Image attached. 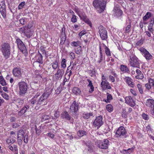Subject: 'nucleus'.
<instances>
[{
    "mask_svg": "<svg viewBox=\"0 0 154 154\" xmlns=\"http://www.w3.org/2000/svg\"><path fill=\"white\" fill-rule=\"evenodd\" d=\"M50 117L47 115H44L42 116V121L43 122L49 119Z\"/></svg>",
    "mask_w": 154,
    "mask_h": 154,
    "instance_id": "nucleus-41",
    "label": "nucleus"
},
{
    "mask_svg": "<svg viewBox=\"0 0 154 154\" xmlns=\"http://www.w3.org/2000/svg\"><path fill=\"white\" fill-rule=\"evenodd\" d=\"M23 141L25 143H27L28 142V136L27 134L24 135L23 137Z\"/></svg>",
    "mask_w": 154,
    "mask_h": 154,
    "instance_id": "nucleus-50",
    "label": "nucleus"
},
{
    "mask_svg": "<svg viewBox=\"0 0 154 154\" xmlns=\"http://www.w3.org/2000/svg\"><path fill=\"white\" fill-rule=\"evenodd\" d=\"M72 92L76 95H80L81 93V90L77 87H74L72 89Z\"/></svg>",
    "mask_w": 154,
    "mask_h": 154,
    "instance_id": "nucleus-27",
    "label": "nucleus"
},
{
    "mask_svg": "<svg viewBox=\"0 0 154 154\" xmlns=\"http://www.w3.org/2000/svg\"><path fill=\"white\" fill-rule=\"evenodd\" d=\"M86 132L83 130H80L78 131L77 135L79 137H81L86 135Z\"/></svg>",
    "mask_w": 154,
    "mask_h": 154,
    "instance_id": "nucleus-38",
    "label": "nucleus"
},
{
    "mask_svg": "<svg viewBox=\"0 0 154 154\" xmlns=\"http://www.w3.org/2000/svg\"><path fill=\"white\" fill-rule=\"evenodd\" d=\"M143 42V40L142 39H140L136 43V45L137 46H140L142 45Z\"/></svg>",
    "mask_w": 154,
    "mask_h": 154,
    "instance_id": "nucleus-55",
    "label": "nucleus"
},
{
    "mask_svg": "<svg viewBox=\"0 0 154 154\" xmlns=\"http://www.w3.org/2000/svg\"><path fill=\"white\" fill-rule=\"evenodd\" d=\"M19 87V94L20 96H23L26 93L27 90V85L26 82L21 81L18 84Z\"/></svg>",
    "mask_w": 154,
    "mask_h": 154,
    "instance_id": "nucleus-5",
    "label": "nucleus"
},
{
    "mask_svg": "<svg viewBox=\"0 0 154 154\" xmlns=\"http://www.w3.org/2000/svg\"><path fill=\"white\" fill-rule=\"evenodd\" d=\"M69 55L71 59L73 60L75 58V55L74 53L72 52H71L70 53Z\"/></svg>",
    "mask_w": 154,
    "mask_h": 154,
    "instance_id": "nucleus-64",
    "label": "nucleus"
},
{
    "mask_svg": "<svg viewBox=\"0 0 154 154\" xmlns=\"http://www.w3.org/2000/svg\"><path fill=\"white\" fill-rule=\"evenodd\" d=\"M142 117L143 118L146 120H148L149 119V115L144 113L142 114Z\"/></svg>",
    "mask_w": 154,
    "mask_h": 154,
    "instance_id": "nucleus-47",
    "label": "nucleus"
},
{
    "mask_svg": "<svg viewBox=\"0 0 154 154\" xmlns=\"http://www.w3.org/2000/svg\"><path fill=\"white\" fill-rule=\"evenodd\" d=\"M53 68L54 69H56L58 67V63L57 61L56 60L53 63H51Z\"/></svg>",
    "mask_w": 154,
    "mask_h": 154,
    "instance_id": "nucleus-42",
    "label": "nucleus"
},
{
    "mask_svg": "<svg viewBox=\"0 0 154 154\" xmlns=\"http://www.w3.org/2000/svg\"><path fill=\"white\" fill-rule=\"evenodd\" d=\"M79 41H77V42H73L71 43L72 44V45L75 47H78L79 46Z\"/></svg>",
    "mask_w": 154,
    "mask_h": 154,
    "instance_id": "nucleus-52",
    "label": "nucleus"
},
{
    "mask_svg": "<svg viewBox=\"0 0 154 154\" xmlns=\"http://www.w3.org/2000/svg\"><path fill=\"white\" fill-rule=\"evenodd\" d=\"M95 144L98 147L103 149H106L109 145V142L107 139H104L103 141L97 140L95 142Z\"/></svg>",
    "mask_w": 154,
    "mask_h": 154,
    "instance_id": "nucleus-4",
    "label": "nucleus"
},
{
    "mask_svg": "<svg viewBox=\"0 0 154 154\" xmlns=\"http://www.w3.org/2000/svg\"><path fill=\"white\" fill-rule=\"evenodd\" d=\"M106 0H95L93 2V5L97 12L101 13L104 11L106 5Z\"/></svg>",
    "mask_w": 154,
    "mask_h": 154,
    "instance_id": "nucleus-2",
    "label": "nucleus"
},
{
    "mask_svg": "<svg viewBox=\"0 0 154 154\" xmlns=\"http://www.w3.org/2000/svg\"><path fill=\"white\" fill-rule=\"evenodd\" d=\"M154 24V20L153 21L151 20V21L150 23L149 24V25L148 26V30L151 32L153 35V31H154V29H153L152 27L153 26Z\"/></svg>",
    "mask_w": 154,
    "mask_h": 154,
    "instance_id": "nucleus-26",
    "label": "nucleus"
},
{
    "mask_svg": "<svg viewBox=\"0 0 154 154\" xmlns=\"http://www.w3.org/2000/svg\"><path fill=\"white\" fill-rule=\"evenodd\" d=\"M5 5L4 0H0V11L3 18L6 17Z\"/></svg>",
    "mask_w": 154,
    "mask_h": 154,
    "instance_id": "nucleus-12",
    "label": "nucleus"
},
{
    "mask_svg": "<svg viewBox=\"0 0 154 154\" xmlns=\"http://www.w3.org/2000/svg\"><path fill=\"white\" fill-rule=\"evenodd\" d=\"M120 69L123 72H128L129 71V69L125 65H122L120 66Z\"/></svg>",
    "mask_w": 154,
    "mask_h": 154,
    "instance_id": "nucleus-29",
    "label": "nucleus"
},
{
    "mask_svg": "<svg viewBox=\"0 0 154 154\" xmlns=\"http://www.w3.org/2000/svg\"><path fill=\"white\" fill-rule=\"evenodd\" d=\"M107 99H104L103 101L106 103H109L110 101L112 99V97L111 95L108 93H106Z\"/></svg>",
    "mask_w": 154,
    "mask_h": 154,
    "instance_id": "nucleus-30",
    "label": "nucleus"
},
{
    "mask_svg": "<svg viewBox=\"0 0 154 154\" xmlns=\"http://www.w3.org/2000/svg\"><path fill=\"white\" fill-rule=\"evenodd\" d=\"M10 46L8 43H4L1 45V50L4 56L6 58L8 57L10 54Z\"/></svg>",
    "mask_w": 154,
    "mask_h": 154,
    "instance_id": "nucleus-3",
    "label": "nucleus"
},
{
    "mask_svg": "<svg viewBox=\"0 0 154 154\" xmlns=\"http://www.w3.org/2000/svg\"><path fill=\"white\" fill-rule=\"evenodd\" d=\"M129 64L130 66L133 67L140 68L139 63L137 60V58L135 56L130 57Z\"/></svg>",
    "mask_w": 154,
    "mask_h": 154,
    "instance_id": "nucleus-9",
    "label": "nucleus"
},
{
    "mask_svg": "<svg viewBox=\"0 0 154 154\" xmlns=\"http://www.w3.org/2000/svg\"><path fill=\"white\" fill-rule=\"evenodd\" d=\"M145 104L147 106L152 108V106H153L154 105V100L151 99H147L146 101Z\"/></svg>",
    "mask_w": 154,
    "mask_h": 154,
    "instance_id": "nucleus-23",
    "label": "nucleus"
},
{
    "mask_svg": "<svg viewBox=\"0 0 154 154\" xmlns=\"http://www.w3.org/2000/svg\"><path fill=\"white\" fill-rule=\"evenodd\" d=\"M64 73V72L63 69H60L58 68L57 72L54 75L55 79L57 80L60 79L62 78Z\"/></svg>",
    "mask_w": 154,
    "mask_h": 154,
    "instance_id": "nucleus-14",
    "label": "nucleus"
},
{
    "mask_svg": "<svg viewBox=\"0 0 154 154\" xmlns=\"http://www.w3.org/2000/svg\"><path fill=\"white\" fill-rule=\"evenodd\" d=\"M23 32L24 33L25 36L28 38H30L32 35V33L30 29H26V28L23 29Z\"/></svg>",
    "mask_w": 154,
    "mask_h": 154,
    "instance_id": "nucleus-19",
    "label": "nucleus"
},
{
    "mask_svg": "<svg viewBox=\"0 0 154 154\" xmlns=\"http://www.w3.org/2000/svg\"><path fill=\"white\" fill-rule=\"evenodd\" d=\"M127 132L125 128L122 126L119 127L117 130L116 136L118 138L126 137Z\"/></svg>",
    "mask_w": 154,
    "mask_h": 154,
    "instance_id": "nucleus-8",
    "label": "nucleus"
},
{
    "mask_svg": "<svg viewBox=\"0 0 154 154\" xmlns=\"http://www.w3.org/2000/svg\"><path fill=\"white\" fill-rule=\"evenodd\" d=\"M20 23L23 25L25 24L26 23V22L25 20V19L23 18H21L20 19Z\"/></svg>",
    "mask_w": 154,
    "mask_h": 154,
    "instance_id": "nucleus-62",
    "label": "nucleus"
},
{
    "mask_svg": "<svg viewBox=\"0 0 154 154\" xmlns=\"http://www.w3.org/2000/svg\"><path fill=\"white\" fill-rule=\"evenodd\" d=\"M16 137L13 136H10L6 140L7 143L8 144H12L16 141Z\"/></svg>",
    "mask_w": 154,
    "mask_h": 154,
    "instance_id": "nucleus-24",
    "label": "nucleus"
},
{
    "mask_svg": "<svg viewBox=\"0 0 154 154\" xmlns=\"http://www.w3.org/2000/svg\"><path fill=\"white\" fill-rule=\"evenodd\" d=\"M42 58L43 57L42 54L38 51V53L35 56L36 61L42 64L43 63Z\"/></svg>",
    "mask_w": 154,
    "mask_h": 154,
    "instance_id": "nucleus-21",
    "label": "nucleus"
},
{
    "mask_svg": "<svg viewBox=\"0 0 154 154\" xmlns=\"http://www.w3.org/2000/svg\"><path fill=\"white\" fill-rule=\"evenodd\" d=\"M139 50L142 53L143 55L147 51L143 47L140 48Z\"/></svg>",
    "mask_w": 154,
    "mask_h": 154,
    "instance_id": "nucleus-56",
    "label": "nucleus"
},
{
    "mask_svg": "<svg viewBox=\"0 0 154 154\" xmlns=\"http://www.w3.org/2000/svg\"><path fill=\"white\" fill-rule=\"evenodd\" d=\"M16 42L17 44L18 48L21 51L23 54H26L27 53V51L23 42L19 38L16 39Z\"/></svg>",
    "mask_w": 154,
    "mask_h": 154,
    "instance_id": "nucleus-7",
    "label": "nucleus"
},
{
    "mask_svg": "<svg viewBox=\"0 0 154 154\" xmlns=\"http://www.w3.org/2000/svg\"><path fill=\"white\" fill-rule=\"evenodd\" d=\"M75 50V52L77 54L80 55L82 54V50L81 46H79L77 48H76Z\"/></svg>",
    "mask_w": 154,
    "mask_h": 154,
    "instance_id": "nucleus-33",
    "label": "nucleus"
},
{
    "mask_svg": "<svg viewBox=\"0 0 154 154\" xmlns=\"http://www.w3.org/2000/svg\"><path fill=\"white\" fill-rule=\"evenodd\" d=\"M40 51L42 52V54L46 57V52L45 48L43 47H40Z\"/></svg>",
    "mask_w": 154,
    "mask_h": 154,
    "instance_id": "nucleus-49",
    "label": "nucleus"
},
{
    "mask_svg": "<svg viewBox=\"0 0 154 154\" xmlns=\"http://www.w3.org/2000/svg\"><path fill=\"white\" fill-rule=\"evenodd\" d=\"M25 2H23L20 3L18 6V9H22L25 5Z\"/></svg>",
    "mask_w": 154,
    "mask_h": 154,
    "instance_id": "nucleus-54",
    "label": "nucleus"
},
{
    "mask_svg": "<svg viewBox=\"0 0 154 154\" xmlns=\"http://www.w3.org/2000/svg\"><path fill=\"white\" fill-rule=\"evenodd\" d=\"M88 73L91 76H93L95 75V71L93 70H89L88 71Z\"/></svg>",
    "mask_w": 154,
    "mask_h": 154,
    "instance_id": "nucleus-59",
    "label": "nucleus"
},
{
    "mask_svg": "<svg viewBox=\"0 0 154 154\" xmlns=\"http://www.w3.org/2000/svg\"><path fill=\"white\" fill-rule=\"evenodd\" d=\"M87 81L88 82L89 84L88 85V87H90L91 90H89V92L90 93H92L94 91V87L92 85L91 81L89 79H88Z\"/></svg>",
    "mask_w": 154,
    "mask_h": 154,
    "instance_id": "nucleus-31",
    "label": "nucleus"
},
{
    "mask_svg": "<svg viewBox=\"0 0 154 154\" xmlns=\"http://www.w3.org/2000/svg\"><path fill=\"white\" fill-rule=\"evenodd\" d=\"M17 104H18L19 105H22L23 103V100L20 98L17 99L16 101Z\"/></svg>",
    "mask_w": 154,
    "mask_h": 154,
    "instance_id": "nucleus-45",
    "label": "nucleus"
},
{
    "mask_svg": "<svg viewBox=\"0 0 154 154\" xmlns=\"http://www.w3.org/2000/svg\"><path fill=\"white\" fill-rule=\"evenodd\" d=\"M125 79V80L126 82L128 84L129 86H130L131 87H133L134 83L131 81L132 79L131 78L128 77H126Z\"/></svg>",
    "mask_w": 154,
    "mask_h": 154,
    "instance_id": "nucleus-28",
    "label": "nucleus"
},
{
    "mask_svg": "<svg viewBox=\"0 0 154 154\" xmlns=\"http://www.w3.org/2000/svg\"><path fill=\"white\" fill-rule=\"evenodd\" d=\"M0 84L2 86L6 85V82L2 76H0Z\"/></svg>",
    "mask_w": 154,
    "mask_h": 154,
    "instance_id": "nucleus-37",
    "label": "nucleus"
},
{
    "mask_svg": "<svg viewBox=\"0 0 154 154\" xmlns=\"http://www.w3.org/2000/svg\"><path fill=\"white\" fill-rule=\"evenodd\" d=\"M106 109L109 112H112L113 110L112 106L111 104H109L107 105L106 106Z\"/></svg>",
    "mask_w": 154,
    "mask_h": 154,
    "instance_id": "nucleus-40",
    "label": "nucleus"
},
{
    "mask_svg": "<svg viewBox=\"0 0 154 154\" xmlns=\"http://www.w3.org/2000/svg\"><path fill=\"white\" fill-rule=\"evenodd\" d=\"M29 108V106L28 105H26L23 107L18 112V115L21 116L24 114L28 110Z\"/></svg>",
    "mask_w": 154,
    "mask_h": 154,
    "instance_id": "nucleus-18",
    "label": "nucleus"
},
{
    "mask_svg": "<svg viewBox=\"0 0 154 154\" xmlns=\"http://www.w3.org/2000/svg\"><path fill=\"white\" fill-rule=\"evenodd\" d=\"M18 138V143L19 145H22V143L23 137H21L20 138Z\"/></svg>",
    "mask_w": 154,
    "mask_h": 154,
    "instance_id": "nucleus-60",
    "label": "nucleus"
},
{
    "mask_svg": "<svg viewBox=\"0 0 154 154\" xmlns=\"http://www.w3.org/2000/svg\"><path fill=\"white\" fill-rule=\"evenodd\" d=\"M71 21L72 23H75L77 21L76 16L74 14H72L71 18Z\"/></svg>",
    "mask_w": 154,
    "mask_h": 154,
    "instance_id": "nucleus-51",
    "label": "nucleus"
},
{
    "mask_svg": "<svg viewBox=\"0 0 154 154\" xmlns=\"http://www.w3.org/2000/svg\"><path fill=\"white\" fill-rule=\"evenodd\" d=\"M145 87H146V89H147L148 90H149L152 87L148 83H146L145 85Z\"/></svg>",
    "mask_w": 154,
    "mask_h": 154,
    "instance_id": "nucleus-61",
    "label": "nucleus"
},
{
    "mask_svg": "<svg viewBox=\"0 0 154 154\" xmlns=\"http://www.w3.org/2000/svg\"><path fill=\"white\" fill-rule=\"evenodd\" d=\"M148 83L151 85L152 87L154 86V80L151 78L148 79Z\"/></svg>",
    "mask_w": 154,
    "mask_h": 154,
    "instance_id": "nucleus-48",
    "label": "nucleus"
},
{
    "mask_svg": "<svg viewBox=\"0 0 154 154\" xmlns=\"http://www.w3.org/2000/svg\"><path fill=\"white\" fill-rule=\"evenodd\" d=\"M51 93L49 91H46L41 96H39L37 93L30 100V102L32 107L35 105L37 106H39L43 104L44 102H46V100Z\"/></svg>",
    "mask_w": 154,
    "mask_h": 154,
    "instance_id": "nucleus-1",
    "label": "nucleus"
},
{
    "mask_svg": "<svg viewBox=\"0 0 154 154\" xmlns=\"http://www.w3.org/2000/svg\"><path fill=\"white\" fill-rule=\"evenodd\" d=\"M103 124V118L102 116H100L97 117L93 122V125L95 127L100 128Z\"/></svg>",
    "mask_w": 154,
    "mask_h": 154,
    "instance_id": "nucleus-10",
    "label": "nucleus"
},
{
    "mask_svg": "<svg viewBox=\"0 0 154 154\" xmlns=\"http://www.w3.org/2000/svg\"><path fill=\"white\" fill-rule=\"evenodd\" d=\"M143 55L147 61L152 59L153 56L148 51Z\"/></svg>",
    "mask_w": 154,
    "mask_h": 154,
    "instance_id": "nucleus-25",
    "label": "nucleus"
},
{
    "mask_svg": "<svg viewBox=\"0 0 154 154\" xmlns=\"http://www.w3.org/2000/svg\"><path fill=\"white\" fill-rule=\"evenodd\" d=\"M21 69L20 68L16 67L13 70V74L14 75L19 79L22 77L21 72Z\"/></svg>",
    "mask_w": 154,
    "mask_h": 154,
    "instance_id": "nucleus-13",
    "label": "nucleus"
},
{
    "mask_svg": "<svg viewBox=\"0 0 154 154\" xmlns=\"http://www.w3.org/2000/svg\"><path fill=\"white\" fill-rule=\"evenodd\" d=\"M113 11L114 15L117 17L120 16L123 13V12L120 9L119 5L117 4L115 5Z\"/></svg>",
    "mask_w": 154,
    "mask_h": 154,
    "instance_id": "nucleus-11",
    "label": "nucleus"
},
{
    "mask_svg": "<svg viewBox=\"0 0 154 154\" xmlns=\"http://www.w3.org/2000/svg\"><path fill=\"white\" fill-rule=\"evenodd\" d=\"M79 106V104L74 101L71 105L70 109L71 111L75 113L78 111Z\"/></svg>",
    "mask_w": 154,
    "mask_h": 154,
    "instance_id": "nucleus-15",
    "label": "nucleus"
},
{
    "mask_svg": "<svg viewBox=\"0 0 154 154\" xmlns=\"http://www.w3.org/2000/svg\"><path fill=\"white\" fill-rule=\"evenodd\" d=\"M136 73L137 75L135 76L136 79H142L144 78V76L141 72L139 69H137L136 70Z\"/></svg>",
    "mask_w": 154,
    "mask_h": 154,
    "instance_id": "nucleus-22",
    "label": "nucleus"
},
{
    "mask_svg": "<svg viewBox=\"0 0 154 154\" xmlns=\"http://www.w3.org/2000/svg\"><path fill=\"white\" fill-rule=\"evenodd\" d=\"M59 112L58 111H57L55 113L54 115L55 117L54 118V120H56L57 119V118L59 116Z\"/></svg>",
    "mask_w": 154,
    "mask_h": 154,
    "instance_id": "nucleus-63",
    "label": "nucleus"
},
{
    "mask_svg": "<svg viewBox=\"0 0 154 154\" xmlns=\"http://www.w3.org/2000/svg\"><path fill=\"white\" fill-rule=\"evenodd\" d=\"M151 17V13L149 12H147L143 17V20L144 21H146Z\"/></svg>",
    "mask_w": 154,
    "mask_h": 154,
    "instance_id": "nucleus-36",
    "label": "nucleus"
},
{
    "mask_svg": "<svg viewBox=\"0 0 154 154\" xmlns=\"http://www.w3.org/2000/svg\"><path fill=\"white\" fill-rule=\"evenodd\" d=\"M131 21L129 18L127 19L126 21V24L127 25L125 28V32L126 33H129L130 32V29L131 26Z\"/></svg>",
    "mask_w": 154,
    "mask_h": 154,
    "instance_id": "nucleus-20",
    "label": "nucleus"
},
{
    "mask_svg": "<svg viewBox=\"0 0 154 154\" xmlns=\"http://www.w3.org/2000/svg\"><path fill=\"white\" fill-rule=\"evenodd\" d=\"M125 103L131 107H134L135 105L134 101L131 96L126 97L125 98Z\"/></svg>",
    "mask_w": 154,
    "mask_h": 154,
    "instance_id": "nucleus-16",
    "label": "nucleus"
},
{
    "mask_svg": "<svg viewBox=\"0 0 154 154\" xmlns=\"http://www.w3.org/2000/svg\"><path fill=\"white\" fill-rule=\"evenodd\" d=\"M24 134L25 132L22 129L19 130L17 134V138H20L21 137H22L23 138Z\"/></svg>",
    "mask_w": 154,
    "mask_h": 154,
    "instance_id": "nucleus-32",
    "label": "nucleus"
},
{
    "mask_svg": "<svg viewBox=\"0 0 154 154\" xmlns=\"http://www.w3.org/2000/svg\"><path fill=\"white\" fill-rule=\"evenodd\" d=\"M61 117L63 119L70 120L71 119V116L66 111H65L61 114Z\"/></svg>",
    "mask_w": 154,
    "mask_h": 154,
    "instance_id": "nucleus-17",
    "label": "nucleus"
},
{
    "mask_svg": "<svg viewBox=\"0 0 154 154\" xmlns=\"http://www.w3.org/2000/svg\"><path fill=\"white\" fill-rule=\"evenodd\" d=\"M35 131H36V134H37L38 135H39V134H40V133H41V130H40V128H41L40 127H38V128H37V127H36V126H35Z\"/></svg>",
    "mask_w": 154,
    "mask_h": 154,
    "instance_id": "nucleus-57",
    "label": "nucleus"
},
{
    "mask_svg": "<svg viewBox=\"0 0 154 154\" xmlns=\"http://www.w3.org/2000/svg\"><path fill=\"white\" fill-rule=\"evenodd\" d=\"M137 87L140 92L141 94H143V91L142 88V85L140 84H138L137 85Z\"/></svg>",
    "mask_w": 154,
    "mask_h": 154,
    "instance_id": "nucleus-46",
    "label": "nucleus"
},
{
    "mask_svg": "<svg viewBox=\"0 0 154 154\" xmlns=\"http://www.w3.org/2000/svg\"><path fill=\"white\" fill-rule=\"evenodd\" d=\"M98 32L101 39L106 40L107 38V32L106 28L102 25H100L98 28Z\"/></svg>",
    "mask_w": 154,
    "mask_h": 154,
    "instance_id": "nucleus-6",
    "label": "nucleus"
},
{
    "mask_svg": "<svg viewBox=\"0 0 154 154\" xmlns=\"http://www.w3.org/2000/svg\"><path fill=\"white\" fill-rule=\"evenodd\" d=\"M105 52L107 56H111L110 51L108 48L105 49Z\"/></svg>",
    "mask_w": 154,
    "mask_h": 154,
    "instance_id": "nucleus-53",
    "label": "nucleus"
},
{
    "mask_svg": "<svg viewBox=\"0 0 154 154\" xmlns=\"http://www.w3.org/2000/svg\"><path fill=\"white\" fill-rule=\"evenodd\" d=\"M66 60L64 58H63L62 60L61 66L62 67L65 68L66 66Z\"/></svg>",
    "mask_w": 154,
    "mask_h": 154,
    "instance_id": "nucleus-44",
    "label": "nucleus"
},
{
    "mask_svg": "<svg viewBox=\"0 0 154 154\" xmlns=\"http://www.w3.org/2000/svg\"><path fill=\"white\" fill-rule=\"evenodd\" d=\"M93 116V114L92 112H90L89 113H84L83 114V118L85 119H89L90 116Z\"/></svg>",
    "mask_w": 154,
    "mask_h": 154,
    "instance_id": "nucleus-34",
    "label": "nucleus"
},
{
    "mask_svg": "<svg viewBox=\"0 0 154 154\" xmlns=\"http://www.w3.org/2000/svg\"><path fill=\"white\" fill-rule=\"evenodd\" d=\"M109 80L111 81L112 82H114L115 81V77L112 76L111 75H109Z\"/></svg>",
    "mask_w": 154,
    "mask_h": 154,
    "instance_id": "nucleus-58",
    "label": "nucleus"
},
{
    "mask_svg": "<svg viewBox=\"0 0 154 154\" xmlns=\"http://www.w3.org/2000/svg\"><path fill=\"white\" fill-rule=\"evenodd\" d=\"M134 148L132 147L131 148H129L127 150L124 149L122 150V152L125 154H130L134 150Z\"/></svg>",
    "mask_w": 154,
    "mask_h": 154,
    "instance_id": "nucleus-35",
    "label": "nucleus"
},
{
    "mask_svg": "<svg viewBox=\"0 0 154 154\" xmlns=\"http://www.w3.org/2000/svg\"><path fill=\"white\" fill-rule=\"evenodd\" d=\"M88 150L90 152H92L94 151V146L91 144H89L87 145Z\"/></svg>",
    "mask_w": 154,
    "mask_h": 154,
    "instance_id": "nucleus-39",
    "label": "nucleus"
},
{
    "mask_svg": "<svg viewBox=\"0 0 154 154\" xmlns=\"http://www.w3.org/2000/svg\"><path fill=\"white\" fill-rule=\"evenodd\" d=\"M79 15L81 19L84 21L88 19L87 17L85 14H79Z\"/></svg>",
    "mask_w": 154,
    "mask_h": 154,
    "instance_id": "nucleus-43",
    "label": "nucleus"
}]
</instances>
